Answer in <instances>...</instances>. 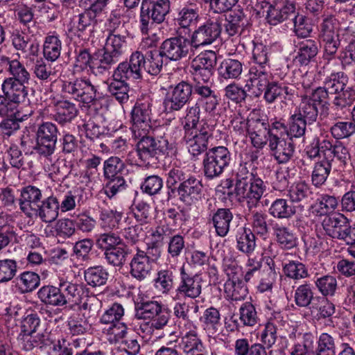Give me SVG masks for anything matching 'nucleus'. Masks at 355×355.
Masks as SVG:
<instances>
[{"instance_id": "obj_24", "label": "nucleus", "mask_w": 355, "mask_h": 355, "mask_svg": "<svg viewBox=\"0 0 355 355\" xmlns=\"http://www.w3.org/2000/svg\"><path fill=\"white\" fill-rule=\"evenodd\" d=\"M220 24H204L196 30L190 40L193 49L211 44L220 35Z\"/></svg>"}, {"instance_id": "obj_39", "label": "nucleus", "mask_w": 355, "mask_h": 355, "mask_svg": "<svg viewBox=\"0 0 355 355\" xmlns=\"http://www.w3.org/2000/svg\"><path fill=\"white\" fill-rule=\"evenodd\" d=\"M316 297H314L313 286L305 282L299 285L294 292V302L300 308H309L312 306Z\"/></svg>"}, {"instance_id": "obj_6", "label": "nucleus", "mask_w": 355, "mask_h": 355, "mask_svg": "<svg viewBox=\"0 0 355 355\" xmlns=\"http://www.w3.org/2000/svg\"><path fill=\"white\" fill-rule=\"evenodd\" d=\"M189 24L181 26L177 31V37L165 40L160 46L162 55L171 61H178L187 56L193 55V49L190 40L185 37L189 34Z\"/></svg>"}, {"instance_id": "obj_27", "label": "nucleus", "mask_w": 355, "mask_h": 355, "mask_svg": "<svg viewBox=\"0 0 355 355\" xmlns=\"http://www.w3.org/2000/svg\"><path fill=\"white\" fill-rule=\"evenodd\" d=\"M119 60L107 51L98 50L93 53V62L90 66L91 72L96 76L110 73V69Z\"/></svg>"}, {"instance_id": "obj_49", "label": "nucleus", "mask_w": 355, "mask_h": 355, "mask_svg": "<svg viewBox=\"0 0 355 355\" xmlns=\"http://www.w3.org/2000/svg\"><path fill=\"white\" fill-rule=\"evenodd\" d=\"M318 52L316 42L313 40H306L299 44L295 60L301 65H307L316 56Z\"/></svg>"}, {"instance_id": "obj_18", "label": "nucleus", "mask_w": 355, "mask_h": 355, "mask_svg": "<svg viewBox=\"0 0 355 355\" xmlns=\"http://www.w3.org/2000/svg\"><path fill=\"white\" fill-rule=\"evenodd\" d=\"M315 353V355H336V338L327 333L321 334ZM337 355H355V349L349 343H343Z\"/></svg>"}, {"instance_id": "obj_11", "label": "nucleus", "mask_w": 355, "mask_h": 355, "mask_svg": "<svg viewBox=\"0 0 355 355\" xmlns=\"http://www.w3.org/2000/svg\"><path fill=\"white\" fill-rule=\"evenodd\" d=\"M58 135L59 130L55 123L42 122L35 130V144L32 146L33 149L46 157L52 155L56 148Z\"/></svg>"}, {"instance_id": "obj_42", "label": "nucleus", "mask_w": 355, "mask_h": 355, "mask_svg": "<svg viewBox=\"0 0 355 355\" xmlns=\"http://www.w3.org/2000/svg\"><path fill=\"white\" fill-rule=\"evenodd\" d=\"M60 294L58 286L52 285L43 286L37 292L38 298L44 304L57 307H64L62 296L58 297Z\"/></svg>"}, {"instance_id": "obj_25", "label": "nucleus", "mask_w": 355, "mask_h": 355, "mask_svg": "<svg viewBox=\"0 0 355 355\" xmlns=\"http://www.w3.org/2000/svg\"><path fill=\"white\" fill-rule=\"evenodd\" d=\"M355 103V89L347 87L341 92L334 96L332 104L336 119H343L350 107Z\"/></svg>"}, {"instance_id": "obj_46", "label": "nucleus", "mask_w": 355, "mask_h": 355, "mask_svg": "<svg viewBox=\"0 0 355 355\" xmlns=\"http://www.w3.org/2000/svg\"><path fill=\"white\" fill-rule=\"evenodd\" d=\"M19 105L15 101L7 98L5 94L0 95V116L26 120L32 114V111L28 114H22L18 110Z\"/></svg>"}, {"instance_id": "obj_55", "label": "nucleus", "mask_w": 355, "mask_h": 355, "mask_svg": "<svg viewBox=\"0 0 355 355\" xmlns=\"http://www.w3.org/2000/svg\"><path fill=\"white\" fill-rule=\"evenodd\" d=\"M1 60L6 62L9 65V71L12 76L7 79H12L17 82L28 83L31 75L19 61L17 60H10L8 57H3Z\"/></svg>"}, {"instance_id": "obj_10", "label": "nucleus", "mask_w": 355, "mask_h": 355, "mask_svg": "<svg viewBox=\"0 0 355 355\" xmlns=\"http://www.w3.org/2000/svg\"><path fill=\"white\" fill-rule=\"evenodd\" d=\"M128 67L127 60L119 63L112 73V78L107 82V91L121 104L128 102L130 87L128 80H136L137 78Z\"/></svg>"}, {"instance_id": "obj_64", "label": "nucleus", "mask_w": 355, "mask_h": 355, "mask_svg": "<svg viewBox=\"0 0 355 355\" xmlns=\"http://www.w3.org/2000/svg\"><path fill=\"white\" fill-rule=\"evenodd\" d=\"M315 336L311 333L303 335L302 342L295 344L291 349V355H311L313 352Z\"/></svg>"}, {"instance_id": "obj_22", "label": "nucleus", "mask_w": 355, "mask_h": 355, "mask_svg": "<svg viewBox=\"0 0 355 355\" xmlns=\"http://www.w3.org/2000/svg\"><path fill=\"white\" fill-rule=\"evenodd\" d=\"M42 193L36 186L28 184L21 188L19 204L21 211L26 216L31 217L33 212L41 202Z\"/></svg>"}, {"instance_id": "obj_40", "label": "nucleus", "mask_w": 355, "mask_h": 355, "mask_svg": "<svg viewBox=\"0 0 355 355\" xmlns=\"http://www.w3.org/2000/svg\"><path fill=\"white\" fill-rule=\"evenodd\" d=\"M349 81L347 75L343 71L334 72L327 76L323 82L324 86L331 95H337L347 87Z\"/></svg>"}, {"instance_id": "obj_17", "label": "nucleus", "mask_w": 355, "mask_h": 355, "mask_svg": "<svg viewBox=\"0 0 355 355\" xmlns=\"http://www.w3.org/2000/svg\"><path fill=\"white\" fill-rule=\"evenodd\" d=\"M211 87V83L209 81L200 80H196L193 86V92L198 96L196 103L201 105L208 113L214 112L218 105V96Z\"/></svg>"}, {"instance_id": "obj_4", "label": "nucleus", "mask_w": 355, "mask_h": 355, "mask_svg": "<svg viewBox=\"0 0 355 355\" xmlns=\"http://www.w3.org/2000/svg\"><path fill=\"white\" fill-rule=\"evenodd\" d=\"M61 87L64 94L89 105L90 108L98 110L101 105L99 100L96 98L97 87L87 77L62 80Z\"/></svg>"}, {"instance_id": "obj_56", "label": "nucleus", "mask_w": 355, "mask_h": 355, "mask_svg": "<svg viewBox=\"0 0 355 355\" xmlns=\"http://www.w3.org/2000/svg\"><path fill=\"white\" fill-rule=\"evenodd\" d=\"M125 168L126 165L120 157L112 156L103 162V178L123 175Z\"/></svg>"}, {"instance_id": "obj_53", "label": "nucleus", "mask_w": 355, "mask_h": 355, "mask_svg": "<svg viewBox=\"0 0 355 355\" xmlns=\"http://www.w3.org/2000/svg\"><path fill=\"white\" fill-rule=\"evenodd\" d=\"M312 194L310 185L302 180L293 183L288 190L289 198L293 202L307 200L311 198Z\"/></svg>"}, {"instance_id": "obj_13", "label": "nucleus", "mask_w": 355, "mask_h": 355, "mask_svg": "<svg viewBox=\"0 0 355 355\" xmlns=\"http://www.w3.org/2000/svg\"><path fill=\"white\" fill-rule=\"evenodd\" d=\"M153 99L148 95H142L137 101L131 111L132 130L135 136L137 132L151 130Z\"/></svg>"}, {"instance_id": "obj_29", "label": "nucleus", "mask_w": 355, "mask_h": 355, "mask_svg": "<svg viewBox=\"0 0 355 355\" xmlns=\"http://www.w3.org/2000/svg\"><path fill=\"white\" fill-rule=\"evenodd\" d=\"M179 347L185 355H204L205 347L196 330H190L180 338Z\"/></svg>"}, {"instance_id": "obj_59", "label": "nucleus", "mask_w": 355, "mask_h": 355, "mask_svg": "<svg viewBox=\"0 0 355 355\" xmlns=\"http://www.w3.org/2000/svg\"><path fill=\"white\" fill-rule=\"evenodd\" d=\"M312 313L317 311L318 319H324L331 317L335 313L334 304L327 297H316L315 302L309 309Z\"/></svg>"}, {"instance_id": "obj_3", "label": "nucleus", "mask_w": 355, "mask_h": 355, "mask_svg": "<svg viewBox=\"0 0 355 355\" xmlns=\"http://www.w3.org/2000/svg\"><path fill=\"white\" fill-rule=\"evenodd\" d=\"M252 16L257 20H266L267 22H283L288 19L293 22H304L306 20L304 15L296 12L295 3L290 0L273 3L259 1L253 8Z\"/></svg>"}, {"instance_id": "obj_9", "label": "nucleus", "mask_w": 355, "mask_h": 355, "mask_svg": "<svg viewBox=\"0 0 355 355\" xmlns=\"http://www.w3.org/2000/svg\"><path fill=\"white\" fill-rule=\"evenodd\" d=\"M248 135L252 145L256 148H262L272 135L266 115L259 110H253L248 116Z\"/></svg>"}, {"instance_id": "obj_7", "label": "nucleus", "mask_w": 355, "mask_h": 355, "mask_svg": "<svg viewBox=\"0 0 355 355\" xmlns=\"http://www.w3.org/2000/svg\"><path fill=\"white\" fill-rule=\"evenodd\" d=\"M202 160V171L208 180L220 177L229 166L232 157L229 149L223 146L207 149Z\"/></svg>"}, {"instance_id": "obj_32", "label": "nucleus", "mask_w": 355, "mask_h": 355, "mask_svg": "<svg viewBox=\"0 0 355 355\" xmlns=\"http://www.w3.org/2000/svg\"><path fill=\"white\" fill-rule=\"evenodd\" d=\"M175 275L171 268L159 270L153 281L154 288L162 295H168L174 288Z\"/></svg>"}, {"instance_id": "obj_54", "label": "nucleus", "mask_w": 355, "mask_h": 355, "mask_svg": "<svg viewBox=\"0 0 355 355\" xmlns=\"http://www.w3.org/2000/svg\"><path fill=\"white\" fill-rule=\"evenodd\" d=\"M163 305L154 300L141 301L136 305V317L138 319L150 320L155 317Z\"/></svg>"}, {"instance_id": "obj_19", "label": "nucleus", "mask_w": 355, "mask_h": 355, "mask_svg": "<svg viewBox=\"0 0 355 355\" xmlns=\"http://www.w3.org/2000/svg\"><path fill=\"white\" fill-rule=\"evenodd\" d=\"M272 235L281 249L290 250L298 245V238L293 230L273 220H270Z\"/></svg>"}, {"instance_id": "obj_51", "label": "nucleus", "mask_w": 355, "mask_h": 355, "mask_svg": "<svg viewBox=\"0 0 355 355\" xmlns=\"http://www.w3.org/2000/svg\"><path fill=\"white\" fill-rule=\"evenodd\" d=\"M282 318L280 313H275L265 324L264 329L261 334V340L268 349L272 347L277 341V329L275 322Z\"/></svg>"}, {"instance_id": "obj_36", "label": "nucleus", "mask_w": 355, "mask_h": 355, "mask_svg": "<svg viewBox=\"0 0 355 355\" xmlns=\"http://www.w3.org/2000/svg\"><path fill=\"white\" fill-rule=\"evenodd\" d=\"M199 320L204 329L213 334L222 330L223 324L220 311L214 306L206 309Z\"/></svg>"}, {"instance_id": "obj_20", "label": "nucleus", "mask_w": 355, "mask_h": 355, "mask_svg": "<svg viewBox=\"0 0 355 355\" xmlns=\"http://www.w3.org/2000/svg\"><path fill=\"white\" fill-rule=\"evenodd\" d=\"M348 222L349 219L344 214L334 213L324 217L322 226L327 236L342 241Z\"/></svg>"}, {"instance_id": "obj_60", "label": "nucleus", "mask_w": 355, "mask_h": 355, "mask_svg": "<svg viewBox=\"0 0 355 355\" xmlns=\"http://www.w3.org/2000/svg\"><path fill=\"white\" fill-rule=\"evenodd\" d=\"M104 181L105 182V184L103 190L104 193L110 199H112L118 193L125 191L128 187V184L123 175L104 178Z\"/></svg>"}, {"instance_id": "obj_47", "label": "nucleus", "mask_w": 355, "mask_h": 355, "mask_svg": "<svg viewBox=\"0 0 355 355\" xmlns=\"http://www.w3.org/2000/svg\"><path fill=\"white\" fill-rule=\"evenodd\" d=\"M332 168V162L322 159L314 164L311 173L312 184L319 188L326 182Z\"/></svg>"}, {"instance_id": "obj_37", "label": "nucleus", "mask_w": 355, "mask_h": 355, "mask_svg": "<svg viewBox=\"0 0 355 355\" xmlns=\"http://www.w3.org/2000/svg\"><path fill=\"white\" fill-rule=\"evenodd\" d=\"M236 248L245 254H251L256 247V236L251 229L240 227L237 230Z\"/></svg>"}, {"instance_id": "obj_5", "label": "nucleus", "mask_w": 355, "mask_h": 355, "mask_svg": "<svg viewBox=\"0 0 355 355\" xmlns=\"http://www.w3.org/2000/svg\"><path fill=\"white\" fill-rule=\"evenodd\" d=\"M160 49L150 50L144 55L141 52L136 51L130 56L128 67L133 73L137 80L142 78L143 71L152 76L158 75L163 67V58Z\"/></svg>"}, {"instance_id": "obj_44", "label": "nucleus", "mask_w": 355, "mask_h": 355, "mask_svg": "<svg viewBox=\"0 0 355 355\" xmlns=\"http://www.w3.org/2000/svg\"><path fill=\"white\" fill-rule=\"evenodd\" d=\"M130 252V248L122 243L121 245L104 252L103 255L109 265L121 268L125 263Z\"/></svg>"}, {"instance_id": "obj_43", "label": "nucleus", "mask_w": 355, "mask_h": 355, "mask_svg": "<svg viewBox=\"0 0 355 355\" xmlns=\"http://www.w3.org/2000/svg\"><path fill=\"white\" fill-rule=\"evenodd\" d=\"M218 70L223 79H239L243 71V64L238 60L228 58L220 63Z\"/></svg>"}, {"instance_id": "obj_31", "label": "nucleus", "mask_w": 355, "mask_h": 355, "mask_svg": "<svg viewBox=\"0 0 355 355\" xmlns=\"http://www.w3.org/2000/svg\"><path fill=\"white\" fill-rule=\"evenodd\" d=\"M26 84L12 79H5L2 84L3 93L7 98L15 101L19 105L24 103L28 97V88Z\"/></svg>"}, {"instance_id": "obj_38", "label": "nucleus", "mask_w": 355, "mask_h": 355, "mask_svg": "<svg viewBox=\"0 0 355 355\" xmlns=\"http://www.w3.org/2000/svg\"><path fill=\"white\" fill-rule=\"evenodd\" d=\"M16 286L21 294L31 293L40 284V277L35 272L24 271L15 279Z\"/></svg>"}, {"instance_id": "obj_26", "label": "nucleus", "mask_w": 355, "mask_h": 355, "mask_svg": "<svg viewBox=\"0 0 355 355\" xmlns=\"http://www.w3.org/2000/svg\"><path fill=\"white\" fill-rule=\"evenodd\" d=\"M58 286L61 293L59 297L62 296L64 307L69 306L71 308L73 304L80 302L84 293L83 284L72 283L62 279H60Z\"/></svg>"}, {"instance_id": "obj_41", "label": "nucleus", "mask_w": 355, "mask_h": 355, "mask_svg": "<svg viewBox=\"0 0 355 355\" xmlns=\"http://www.w3.org/2000/svg\"><path fill=\"white\" fill-rule=\"evenodd\" d=\"M282 271L286 277L294 281H300L310 277L308 266L299 261L292 260L283 263Z\"/></svg>"}, {"instance_id": "obj_61", "label": "nucleus", "mask_w": 355, "mask_h": 355, "mask_svg": "<svg viewBox=\"0 0 355 355\" xmlns=\"http://www.w3.org/2000/svg\"><path fill=\"white\" fill-rule=\"evenodd\" d=\"M69 334L71 336H81L90 329L88 320L83 315L76 313L71 315L67 320Z\"/></svg>"}, {"instance_id": "obj_52", "label": "nucleus", "mask_w": 355, "mask_h": 355, "mask_svg": "<svg viewBox=\"0 0 355 355\" xmlns=\"http://www.w3.org/2000/svg\"><path fill=\"white\" fill-rule=\"evenodd\" d=\"M225 292L233 301H241L245 298L248 289L243 281L239 278L229 279L224 286Z\"/></svg>"}, {"instance_id": "obj_8", "label": "nucleus", "mask_w": 355, "mask_h": 355, "mask_svg": "<svg viewBox=\"0 0 355 355\" xmlns=\"http://www.w3.org/2000/svg\"><path fill=\"white\" fill-rule=\"evenodd\" d=\"M139 140L137 144V153L143 164H150L153 159L157 160L159 156L168 154V141L163 137L155 139L149 135V131L137 132Z\"/></svg>"}, {"instance_id": "obj_33", "label": "nucleus", "mask_w": 355, "mask_h": 355, "mask_svg": "<svg viewBox=\"0 0 355 355\" xmlns=\"http://www.w3.org/2000/svg\"><path fill=\"white\" fill-rule=\"evenodd\" d=\"M294 90L289 87L284 85L282 83H279L277 81H271L268 87L264 90L263 99L268 104L275 103L277 99L284 98L286 99V96H288V100L294 94Z\"/></svg>"}, {"instance_id": "obj_48", "label": "nucleus", "mask_w": 355, "mask_h": 355, "mask_svg": "<svg viewBox=\"0 0 355 355\" xmlns=\"http://www.w3.org/2000/svg\"><path fill=\"white\" fill-rule=\"evenodd\" d=\"M268 212L275 218L290 219L295 214L296 209L286 199L277 198L272 202Z\"/></svg>"}, {"instance_id": "obj_1", "label": "nucleus", "mask_w": 355, "mask_h": 355, "mask_svg": "<svg viewBox=\"0 0 355 355\" xmlns=\"http://www.w3.org/2000/svg\"><path fill=\"white\" fill-rule=\"evenodd\" d=\"M200 105L196 103L187 108L183 123L182 141L193 157L203 153L207 149L209 140L214 137V125L205 119L200 120Z\"/></svg>"}, {"instance_id": "obj_14", "label": "nucleus", "mask_w": 355, "mask_h": 355, "mask_svg": "<svg viewBox=\"0 0 355 355\" xmlns=\"http://www.w3.org/2000/svg\"><path fill=\"white\" fill-rule=\"evenodd\" d=\"M192 93V85L186 81L171 87L163 103L164 110L168 113L180 111L189 101Z\"/></svg>"}, {"instance_id": "obj_23", "label": "nucleus", "mask_w": 355, "mask_h": 355, "mask_svg": "<svg viewBox=\"0 0 355 355\" xmlns=\"http://www.w3.org/2000/svg\"><path fill=\"white\" fill-rule=\"evenodd\" d=\"M60 196H51L41 200L33 215L39 217L46 223H50L57 219L59 215Z\"/></svg>"}, {"instance_id": "obj_35", "label": "nucleus", "mask_w": 355, "mask_h": 355, "mask_svg": "<svg viewBox=\"0 0 355 355\" xmlns=\"http://www.w3.org/2000/svg\"><path fill=\"white\" fill-rule=\"evenodd\" d=\"M109 272L103 266H90L84 271V279L92 288L101 287L107 284Z\"/></svg>"}, {"instance_id": "obj_34", "label": "nucleus", "mask_w": 355, "mask_h": 355, "mask_svg": "<svg viewBox=\"0 0 355 355\" xmlns=\"http://www.w3.org/2000/svg\"><path fill=\"white\" fill-rule=\"evenodd\" d=\"M53 119L61 125L70 122L78 113L76 105L67 100L57 101Z\"/></svg>"}, {"instance_id": "obj_50", "label": "nucleus", "mask_w": 355, "mask_h": 355, "mask_svg": "<svg viewBox=\"0 0 355 355\" xmlns=\"http://www.w3.org/2000/svg\"><path fill=\"white\" fill-rule=\"evenodd\" d=\"M61 49L62 42L58 36L48 35L45 37L42 53L47 61L52 62L57 60L60 55Z\"/></svg>"}, {"instance_id": "obj_63", "label": "nucleus", "mask_w": 355, "mask_h": 355, "mask_svg": "<svg viewBox=\"0 0 355 355\" xmlns=\"http://www.w3.org/2000/svg\"><path fill=\"white\" fill-rule=\"evenodd\" d=\"M128 327L124 322H116L103 329V332L108 336L110 343H119L128 335Z\"/></svg>"}, {"instance_id": "obj_2", "label": "nucleus", "mask_w": 355, "mask_h": 355, "mask_svg": "<svg viewBox=\"0 0 355 355\" xmlns=\"http://www.w3.org/2000/svg\"><path fill=\"white\" fill-rule=\"evenodd\" d=\"M266 190L263 180L249 171L246 162L241 164L235 174L234 193L239 200H245L249 209L256 207Z\"/></svg>"}, {"instance_id": "obj_21", "label": "nucleus", "mask_w": 355, "mask_h": 355, "mask_svg": "<svg viewBox=\"0 0 355 355\" xmlns=\"http://www.w3.org/2000/svg\"><path fill=\"white\" fill-rule=\"evenodd\" d=\"M233 219L231 209L218 208L209 214L208 223L214 227L216 236L223 238L229 234Z\"/></svg>"}, {"instance_id": "obj_15", "label": "nucleus", "mask_w": 355, "mask_h": 355, "mask_svg": "<svg viewBox=\"0 0 355 355\" xmlns=\"http://www.w3.org/2000/svg\"><path fill=\"white\" fill-rule=\"evenodd\" d=\"M171 10L169 0H143L140 8L141 22H163Z\"/></svg>"}, {"instance_id": "obj_45", "label": "nucleus", "mask_w": 355, "mask_h": 355, "mask_svg": "<svg viewBox=\"0 0 355 355\" xmlns=\"http://www.w3.org/2000/svg\"><path fill=\"white\" fill-rule=\"evenodd\" d=\"M295 114L312 125L318 117V108L314 102L308 99V96H304Z\"/></svg>"}, {"instance_id": "obj_12", "label": "nucleus", "mask_w": 355, "mask_h": 355, "mask_svg": "<svg viewBox=\"0 0 355 355\" xmlns=\"http://www.w3.org/2000/svg\"><path fill=\"white\" fill-rule=\"evenodd\" d=\"M202 277L198 274H190L185 270L184 266L180 269V282L175 290L173 300L179 301L198 298L202 291Z\"/></svg>"}, {"instance_id": "obj_28", "label": "nucleus", "mask_w": 355, "mask_h": 355, "mask_svg": "<svg viewBox=\"0 0 355 355\" xmlns=\"http://www.w3.org/2000/svg\"><path fill=\"white\" fill-rule=\"evenodd\" d=\"M269 147L274 152L275 159L279 164L287 163L293 157L295 146L291 141L280 139L278 135H272L269 140Z\"/></svg>"}, {"instance_id": "obj_62", "label": "nucleus", "mask_w": 355, "mask_h": 355, "mask_svg": "<svg viewBox=\"0 0 355 355\" xmlns=\"http://www.w3.org/2000/svg\"><path fill=\"white\" fill-rule=\"evenodd\" d=\"M311 125L296 114L288 119L287 135L291 138H301L305 135L306 127Z\"/></svg>"}, {"instance_id": "obj_57", "label": "nucleus", "mask_w": 355, "mask_h": 355, "mask_svg": "<svg viewBox=\"0 0 355 355\" xmlns=\"http://www.w3.org/2000/svg\"><path fill=\"white\" fill-rule=\"evenodd\" d=\"M270 220H268V215L261 211L252 212L250 218L252 231L261 236H267L269 233L268 225Z\"/></svg>"}, {"instance_id": "obj_16", "label": "nucleus", "mask_w": 355, "mask_h": 355, "mask_svg": "<svg viewBox=\"0 0 355 355\" xmlns=\"http://www.w3.org/2000/svg\"><path fill=\"white\" fill-rule=\"evenodd\" d=\"M203 185L193 175H189L186 181L179 184V200L186 206L199 202L202 196Z\"/></svg>"}, {"instance_id": "obj_58", "label": "nucleus", "mask_w": 355, "mask_h": 355, "mask_svg": "<svg viewBox=\"0 0 355 355\" xmlns=\"http://www.w3.org/2000/svg\"><path fill=\"white\" fill-rule=\"evenodd\" d=\"M338 200L335 196L322 194L315 201L313 208L318 216H328L327 214L335 210Z\"/></svg>"}, {"instance_id": "obj_30", "label": "nucleus", "mask_w": 355, "mask_h": 355, "mask_svg": "<svg viewBox=\"0 0 355 355\" xmlns=\"http://www.w3.org/2000/svg\"><path fill=\"white\" fill-rule=\"evenodd\" d=\"M152 265L143 250L137 248L130 263V273L136 279L142 281L150 274Z\"/></svg>"}]
</instances>
